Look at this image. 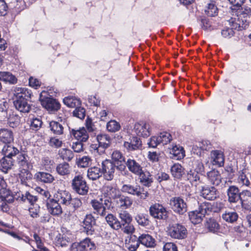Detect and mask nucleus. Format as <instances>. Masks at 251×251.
<instances>
[{"label":"nucleus","mask_w":251,"mask_h":251,"mask_svg":"<svg viewBox=\"0 0 251 251\" xmlns=\"http://www.w3.org/2000/svg\"><path fill=\"white\" fill-rule=\"evenodd\" d=\"M92 160L88 156H84L78 159L76 162L77 165L79 167L86 168L88 167L91 164Z\"/></svg>","instance_id":"nucleus-54"},{"label":"nucleus","mask_w":251,"mask_h":251,"mask_svg":"<svg viewBox=\"0 0 251 251\" xmlns=\"http://www.w3.org/2000/svg\"><path fill=\"white\" fill-rule=\"evenodd\" d=\"M150 215L154 218L166 220L168 212L166 209L161 204L155 203L151 205L149 209Z\"/></svg>","instance_id":"nucleus-11"},{"label":"nucleus","mask_w":251,"mask_h":251,"mask_svg":"<svg viewBox=\"0 0 251 251\" xmlns=\"http://www.w3.org/2000/svg\"><path fill=\"white\" fill-rule=\"evenodd\" d=\"M15 198L17 200L21 201L23 202H26L27 201L31 205H34L38 200L37 196L31 194L28 192H26L25 194L19 192L18 196L15 197Z\"/></svg>","instance_id":"nucleus-33"},{"label":"nucleus","mask_w":251,"mask_h":251,"mask_svg":"<svg viewBox=\"0 0 251 251\" xmlns=\"http://www.w3.org/2000/svg\"><path fill=\"white\" fill-rule=\"evenodd\" d=\"M189 217L191 222L196 225L201 223L204 216L198 209L190 212L189 213Z\"/></svg>","instance_id":"nucleus-44"},{"label":"nucleus","mask_w":251,"mask_h":251,"mask_svg":"<svg viewBox=\"0 0 251 251\" xmlns=\"http://www.w3.org/2000/svg\"><path fill=\"white\" fill-rule=\"evenodd\" d=\"M239 12L240 17L242 16L244 18L250 17L251 15V9L249 6L244 5L241 7Z\"/></svg>","instance_id":"nucleus-62"},{"label":"nucleus","mask_w":251,"mask_h":251,"mask_svg":"<svg viewBox=\"0 0 251 251\" xmlns=\"http://www.w3.org/2000/svg\"><path fill=\"white\" fill-rule=\"evenodd\" d=\"M211 156L213 165L218 167H222L224 165L225 156L223 151L215 150L211 151Z\"/></svg>","instance_id":"nucleus-25"},{"label":"nucleus","mask_w":251,"mask_h":251,"mask_svg":"<svg viewBox=\"0 0 251 251\" xmlns=\"http://www.w3.org/2000/svg\"><path fill=\"white\" fill-rule=\"evenodd\" d=\"M134 131L137 136L147 138L151 134V128L149 123L140 121L135 124Z\"/></svg>","instance_id":"nucleus-10"},{"label":"nucleus","mask_w":251,"mask_h":251,"mask_svg":"<svg viewBox=\"0 0 251 251\" xmlns=\"http://www.w3.org/2000/svg\"><path fill=\"white\" fill-rule=\"evenodd\" d=\"M64 103L69 107H77L81 105L79 99L73 96L66 97L63 99Z\"/></svg>","instance_id":"nucleus-43"},{"label":"nucleus","mask_w":251,"mask_h":251,"mask_svg":"<svg viewBox=\"0 0 251 251\" xmlns=\"http://www.w3.org/2000/svg\"><path fill=\"white\" fill-rule=\"evenodd\" d=\"M18 152L14 156L15 165H17L19 172V176L22 182L31 179L32 174L29 170L32 167L26 151L17 148Z\"/></svg>","instance_id":"nucleus-1"},{"label":"nucleus","mask_w":251,"mask_h":251,"mask_svg":"<svg viewBox=\"0 0 251 251\" xmlns=\"http://www.w3.org/2000/svg\"><path fill=\"white\" fill-rule=\"evenodd\" d=\"M42 122L39 118H34L30 121V128L34 130H38L41 126Z\"/></svg>","instance_id":"nucleus-57"},{"label":"nucleus","mask_w":251,"mask_h":251,"mask_svg":"<svg viewBox=\"0 0 251 251\" xmlns=\"http://www.w3.org/2000/svg\"><path fill=\"white\" fill-rule=\"evenodd\" d=\"M211 209V204L208 202H203L201 204L198 208L200 212L203 214L204 216L210 212Z\"/></svg>","instance_id":"nucleus-60"},{"label":"nucleus","mask_w":251,"mask_h":251,"mask_svg":"<svg viewBox=\"0 0 251 251\" xmlns=\"http://www.w3.org/2000/svg\"><path fill=\"white\" fill-rule=\"evenodd\" d=\"M229 24L232 28L237 30H242L246 28L249 22L246 20H242L241 17L237 16V18H231L229 21Z\"/></svg>","instance_id":"nucleus-16"},{"label":"nucleus","mask_w":251,"mask_h":251,"mask_svg":"<svg viewBox=\"0 0 251 251\" xmlns=\"http://www.w3.org/2000/svg\"><path fill=\"white\" fill-rule=\"evenodd\" d=\"M34 178L37 181L45 183H50L54 180L50 174L44 172H37L34 175Z\"/></svg>","instance_id":"nucleus-30"},{"label":"nucleus","mask_w":251,"mask_h":251,"mask_svg":"<svg viewBox=\"0 0 251 251\" xmlns=\"http://www.w3.org/2000/svg\"><path fill=\"white\" fill-rule=\"evenodd\" d=\"M241 203L242 207L248 210L251 211V192L249 190L241 191Z\"/></svg>","instance_id":"nucleus-27"},{"label":"nucleus","mask_w":251,"mask_h":251,"mask_svg":"<svg viewBox=\"0 0 251 251\" xmlns=\"http://www.w3.org/2000/svg\"><path fill=\"white\" fill-rule=\"evenodd\" d=\"M119 218L121 219L122 226H125V224L130 223L132 220V217L126 211H123L119 213Z\"/></svg>","instance_id":"nucleus-52"},{"label":"nucleus","mask_w":251,"mask_h":251,"mask_svg":"<svg viewBox=\"0 0 251 251\" xmlns=\"http://www.w3.org/2000/svg\"><path fill=\"white\" fill-rule=\"evenodd\" d=\"M0 80L9 84H15L18 81L17 77L9 72H0Z\"/></svg>","instance_id":"nucleus-35"},{"label":"nucleus","mask_w":251,"mask_h":251,"mask_svg":"<svg viewBox=\"0 0 251 251\" xmlns=\"http://www.w3.org/2000/svg\"><path fill=\"white\" fill-rule=\"evenodd\" d=\"M187 231L184 226L177 224L174 226V238L184 239L186 237Z\"/></svg>","instance_id":"nucleus-37"},{"label":"nucleus","mask_w":251,"mask_h":251,"mask_svg":"<svg viewBox=\"0 0 251 251\" xmlns=\"http://www.w3.org/2000/svg\"><path fill=\"white\" fill-rule=\"evenodd\" d=\"M91 204L93 208L95 214H97L101 217H104L107 214V211L105 209L102 202L96 200H93L91 201Z\"/></svg>","instance_id":"nucleus-31"},{"label":"nucleus","mask_w":251,"mask_h":251,"mask_svg":"<svg viewBox=\"0 0 251 251\" xmlns=\"http://www.w3.org/2000/svg\"><path fill=\"white\" fill-rule=\"evenodd\" d=\"M14 141V135L11 130L7 128L0 129V141L5 145H10Z\"/></svg>","instance_id":"nucleus-26"},{"label":"nucleus","mask_w":251,"mask_h":251,"mask_svg":"<svg viewBox=\"0 0 251 251\" xmlns=\"http://www.w3.org/2000/svg\"><path fill=\"white\" fill-rule=\"evenodd\" d=\"M207 177L209 181L213 185L217 186L221 182V176L220 173L216 170H212L208 172Z\"/></svg>","instance_id":"nucleus-34"},{"label":"nucleus","mask_w":251,"mask_h":251,"mask_svg":"<svg viewBox=\"0 0 251 251\" xmlns=\"http://www.w3.org/2000/svg\"><path fill=\"white\" fill-rule=\"evenodd\" d=\"M236 183L241 187H250L251 183L247 176L243 172H239L238 177L236 179Z\"/></svg>","instance_id":"nucleus-42"},{"label":"nucleus","mask_w":251,"mask_h":251,"mask_svg":"<svg viewBox=\"0 0 251 251\" xmlns=\"http://www.w3.org/2000/svg\"><path fill=\"white\" fill-rule=\"evenodd\" d=\"M98 144H93L90 146L92 151H96L99 154L105 153V150L111 145V137L106 134H99L97 136Z\"/></svg>","instance_id":"nucleus-3"},{"label":"nucleus","mask_w":251,"mask_h":251,"mask_svg":"<svg viewBox=\"0 0 251 251\" xmlns=\"http://www.w3.org/2000/svg\"><path fill=\"white\" fill-rule=\"evenodd\" d=\"M140 244L147 248H153L156 245L155 239L150 234L143 233L139 236Z\"/></svg>","instance_id":"nucleus-29"},{"label":"nucleus","mask_w":251,"mask_h":251,"mask_svg":"<svg viewBox=\"0 0 251 251\" xmlns=\"http://www.w3.org/2000/svg\"><path fill=\"white\" fill-rule=\"evenodd\" d=\"M14 100H30L32 95L30 90L25 87H16L13 90Z\"/></svg>","instance_id":"nucleus-12"},{"label":"nucleus","mask_w":251,"mask_h":251,"mask_svg":"<svg viewBox=\"0 0 251 251\" xmlns=\"http://www.w3.org/2000/svg\"><path fill=\"white\" fill-rule=\"evenodd\" d=\"M139 182L143 186L149 187L153 182V178L151 173L146 169L142 170L139 174Z\"/></svg>","instance_id":"nucleus-24"},{"label":"nucleus","mask_w":251,"mask_h":251,"mask_svg":"<svg viewBox=\"0 0 251 251\" xmlns=\"http://www.w3.org/2000/svg\"><path fill=\"white\" fill-rule=\"evenodd\" d=\"M83 227L87 235H93L95 231L96 220L92 214H87L85 216L83 222Z\"/></svg>","instance_id":"nucleus-14"},{"label":"nucleus","mask_w":251,"mask_h":251,"mask_svg":"<svg viewBox=\"0 0 251 251\" xmlns=\"http://www.w3.org/2000/svg\"><path fill=\"white\" fill-rule=\"evenodd\" d=\"M105 191L109 198L113 199L114 201L121 194L120 190L114 185H108L105 186Z\"/></svg>","instance_id":"nucleus-41"},{"label":"nucleus","mask_w":251,"mask_h":251,"mask_svg":"<svg viewBox=\"0 0 251 251\" xmlns=\"http://www.w3.org/2000/svg\"><path fill=\"white\" fill-rule=\"evenodd\" d=\"M172 140V135L167 132H161L158 135L151 136L148 142L149 147L155 148L160 144L165 145L170 143Z\"/></svg>","instance_id":"nucleus-7"},{"label":"nucleus","mask_w":251,"mask_h":251,"mask_svg":"<svg viewBox=\"0 0 251 251\" xmlns=\"http://www.w3.org/2000/svg\"><path fill=\"white\" fill-rule=\"evenodd\" d=\"M205 14L209 17H214L217 16L218 13V10L214 1H211L206 6L205 9Z\"/></svg>","instance_id":"nucleus-45"},{"label":"nucleus","mask_w":251,"mask_h":251,"mask_svg":"<svg viewBox=\"0 0 251 251\" xmlns=\"http://www.w3.org/2000/svg\"><path fill=\"white\" fill-rule=\"evenodd\" d=\"M85 109L81 106H77L73 111V115L80 119H83L85 117Z\"/></svg>","instance_id":"nucleus-56"},{"label":"nucleus","mask_w":251,"mask_h":251,"mask_svg":"<svg viewBox=\"0 0 251 251\" xmlns=\"http://www.w3.org/2000/svg\"><path fill=\"white\" fill-rule=\"evenodd\" d=\"M29 100H14V105L15 108L23 113H28L31 109V105L28 103Z\"/></svg>","instance_id":"nucleus-36"},{"label":"nucleus","mask_w":251,"mask_h":251,"mask_svg":"<svg viewBox=\"0 0 251 251\" xmlns=\"http://www.w3.org/2000/svg\"><path fill=\"white\" fill-rule=\"evenodd\" d=\"M106 128L109 132H116L120 129L121 126L119 123L111 120L107 123Z\"/></svg>","instance_id":"nucleus-49"},{"label":"nucleus","mask_w":251,"mask_h":251,"mask_svg":"<svg viewBox=\"0 0 251 251\" xmlns=\"http://www.w3.org/2000/svg\"><path fill=\"white\" fill-rule=\"evenodd\" d=\"M40 206L37 204L32 205L29 207L28 211L30 216L33 218L38 217L39 216Z\"/></svg>","instance_id":"nucleus-58"},{"label":"nucleus","mask_w":251,"mask_h":251,"mask_svg":"<svg viewBox=\"0 0 251 251\" xmlns=\"http://www.w3.org/2000/svg\"><path fill=\"white\" fill-rule=\"evenodd\" d=\"M184 175V169L181 165L179 164H174V177L180 179Z\"/></svg>","instance_id":"nucleus-53"},{"label":"nucleus","mask_w":251,"mask_h":251,"mask_svg":"<svg viewBox=\"0 0 251 251\" xmlns=\"http://www.w3.org/2000/svg\"><path fill=\"white\" fill-rule=\"evenodd\" d=\"M226 192L228 201L230 203H236L239 200L240 201L241 192H240L238 187L234 185L230 186L227 189Z\"/></svg>","instance_id":"nucleus-17"},{"label":"nucleus","mask_w":251,"mask_h":251,"mask_svg":"<svg viewBox=\"0 0 251 251\" xmlns=\"http://www.w3.org/2000/svg\"><path fill=\"white\" fill-rule=\"evenodd\" d=\"M8 6L5 0H0V16H4L8 12Z\"/></svg>","instance_id":"nucleus-61"},{"label":"nucleus","mask_w":251,"mask_h":251,"mask_svg":"<svg viewBox=\"0 0 251 251\" xmlns=\"http://www.w3.org/2000/svg\"><path fill=\"white\" fill-rule=\"evenodd\" d=\"M71 186L72 189L80 195H85L88 192L89 186L82 175L75 176L72 180Z\"/></svg>","instance_id":"nucleus-6"},{"label":"nucleus","mask_w":251,"mask_h":251,"mask_svg":"<svg viewBox=\"0 0 251 251\" xmlns=\"http://www.w3.org/2000/svg\"><path fill=\"white\" fill-rule=\"evenodd\" d=\"M201 196L204 199L213 201L218 196L217 190L214 186H203L201 189Z\"/></svg>","instance_id":"nucleus-18"},{"label":"nucleus","mask_w":251,"mask_h":251,"mask_svg":"<svg viewBox=\"0 0 251 251\" xmlns=\"http://www.w3.org/2000/svg\"><path fill=\"white\" fill-rule=\"evenodd\" d=\"M123 193L135 196L141 199H146L149 196L148 191L138 184H124L121 189Z\"/></svg>","instance_id":"nucleus-5"},{"label":"nucleus","mask_w":251,"mask_h":251,"mask_svg":"<svg viewBox=\"0 0 251 251\" xmlns=\"http://www.w3.org/2000/svg\"><path fill=\"white\" fill-rule=\"evenodd\" d=\"M101 176L102 173L100 168L95 166L89 168L87 170V177L89 179L97 180Z\"/></svg>","instance_id":"nucleus-40"},{"label":"nucleus","mask_w":251,"mask_h":251,"mask_svg":"<svg viewBox=\"0 0 251 251\" xmlns=\"http://www.w3.org/2000/svg\"><path fill=\"white\" fill-rule=\"evenodd\" d=\"M101 170L104 178L108 181L113 179L117 166L110 159H106L102 161L101 164Z\"/></svg>","instance_id":"nucleus-8"},{"label":"nucleus","mask_w":251,"mask_h":251,"mask_svg":"<svg viewBox=\"0 0 251 251\" xmlns=\"http://www.w3.org/2000/svg\"><path fill=\"white\" fill-rule=\"evenodd\" d=\"M88 102L91 105L98 107L100 105V100L96 95H92L88 97Z\"/></svg>","instance_id":"nucleus-63"},{"label":"nucleus","mask_w":251,"mask_h":251,"mask_svg":"<svg viewBox=\"0 0 251 251\" xmlns=\"http://www.w3.org/2000/svg\"><path fill=\"white\" fill-rule=\"evenodd\" d=\"M96 246L94 242L90 238H86L79 243H73L71 251H94Z\"/></svg>","instance_id":"nucleus-9"},{"label":"nucleus","mask_w":251,"mask_h":251,"mask_svg":"<svg viewBox=\"0 0 251 251\" xmlns=\"http://www.w3.org/2000/svg\"><path fill=\"white\" fill-rule=\"evenodd\" d=\"M82 204V203L80 199L78 198H72L71 197L68 206L71 207L74 210H75L80 208Z\"/></svg>","instance_id":"nucleus-55"},{"label":"nucleus","mask_w":251,"mask_h":251,"mask_svg":"<svg viewBox=\"0 0 251 251\" xmlns=\"http://www.w3.org/2000/svg\"><path fill=\"white\" fill-rule=\"evenodd\" d=\"M49 127L50 131L56 135H61L64 133V127L60 123L54 121L50 122Z\"/></svg>","instance_id":"nucleus-39"},{"label":"nucleus","mask_w":251,"mask_h":251,"mask_svg":"<svg viewBox=\"0 0 251 251\" xmlns=\"http://www.w3.org/2000/svg\"><path fill=\"white\" fill-rule=\"evenodd\" d=\"M187 210V204L183 199L180 197L174 199V212L179 215H183Z\"/></svg>","instance_id":"nucleus-22"},{"label":"nucleus","mask_w":251,"mask_h":251,"mask_svg":"<svg viewBox=\"0 0 251 251\" xmlns=\"http://www.w3.org/2000/svg\"><path fill=\"white\" fill-rule=\"evenodd\" d=\"M124 147L128 151L137 150L142 147V141L138 137L132 136L130 139V142H124Z\"/></svg>","instance_id":"nucleus-21"},{"label":"nucleus","mask_w":251,"mask_h":251,"mask_svg":"<svg viewBox=\"0 0 251 251\" xmlns=\"http://www.w3.org/2000/svg\"><path fill=\"white\" fill-rule=\"evenodd\" d=\"M126 164L128 170L132 173L137 175L142 170L140 164L133 158H128L126 162Z\"/></svg>","instance_id":"nucleus-28"},{"label":"nucleus","mask_w":251,"mask_h":251,"mask_svg":"<svg viewBox=\"0 0 251 251\" xmlns=\"http://www.w3.org/2000/svg\"><path fill=\"white\" fill-rule=\"evenodd\" d=\"M49 143L50 146L52 148H59L61 147L62 141L59 138H57L55 137H52L50 138Z\"/></svg>","instance_id":"nucleus-59"},{"label":"nucleus","mask_w":251,"mask_h":251,"mask_svg":"<svg viewBox=\"0 0 251 251\" xmlns=\"http://www.w3.org/2000/svg\"><path fill=\"white\" fill-rule=\"evenodd\" d=\"M53 164V161L50 160L49 157H44L42 160V164L46 170L51 169Z\"/></svg>","instance_id":"nucleus-64"},{"label":"nucleus","mask_w":251,"mask_h":251,"mask_svg":"<svg viewBox=\"0 0 251 251\" xmlns=\"http://www.w3.org/2000/svg\"><path fill=\"white\" fill-rule=\"evenodd\" d=\"M70 133L72 135L74 136L78 141L86 142L89 138V136L84 127L80 128L78 130L73 129L70 131Z\"/></svg>","instance_id":"nucleus-32"},{"label":"nucleus","mask_w":251,"mask_h":251,"mask_svg":"<svg viewBox=\"0 0 251 251\" xmlns=\"http://www.w3.org/2000/svg\"><path fill=\"white\" fill-rule=\"evenodd\" d=\"M205 226L209 231L213 233L217 232L219 229V225L214 219H212L207 220Z\"/></svg>","instance_id":"nucleus-51"},{"label":"nucleus","mask_w":251,"mask_h":251,"mask_svg":"<svg viewBox=\"0 0 251 251\" xmlns=\"http://www.w3.org/2000/svg\"><path fill=\"white\" fill-rule=\"evenodd\" d=\"M18 152L17 148L12 145H4L1 153L3 157L0 161L1 170L4 173L12 168L15 165L14 156Z\"/></svg>","instance_id":"nucleus-2"},{"label":"nucleus","mask_w":251,"mask_h":251,"mask_svg":"<svg viewBox=\"0 0 251 251\" xmlns=\"http://www.w3.org/2000/svg\"><path fill=\"white\" fill-rule=\"evenodd\" d=\"M116 206L122 209L129 208L132 204V199L128 196L122 194L114 201Z\"/></svg>","instance_id":"nucleus-20"},{"label":"nucleus","mask_w":251,"mask_h":251,"mask_svg":"<svg viewBox=\"0 0 251 251\" xmlns=\"http://www.w3.org/2000/svg\"><path fill=\"white\" fill-rule=\"evenodd\" d=\"M117 166V170L122 173L126 170V166L124 164L125 158L122 153L119 151L115 150L111 154V160Z\"/></svg>","instance_id":"nucleus-13"},{"label":"nucleus","mask_w":251,"mask_h":251,"mask_svg":"<svg viewBox=\"0 0 251 251\" xmlns=\"http://www.w3.org/2000/svg\"><path fill=\"white\" fill-rule=\"evenodd\" d=\"M222 218L225 221L233 223L237 220L238 215L235 211H226L223 214Z\"/></svg>","instance_id":"nucleus-47"},{"label":"nucleus","mask_w":251,"mask_h":251,"mask_svg":"<svg viewBox=\"0 0 251 251\" xmlns=\"http://www.w3.org/2000/svg\"><path fill=\"white\" fill-rule=\"evenodd\" d=\"M140 245L139 237L131 234L125 240V247L129 251H136Z\"/></svg>","instance_id":"nucleus-23"},{"label":"nucleus","mask_w":251,"mask_h":251,"mask_svg":"<svg viewBox=\"0 0 251 251\" xmlns=\"http://www.w3.org/2000/svg\"><path fill=\"white\" fill-rule=\"evenodd\" d=\"M59 157L64 160L70 161L74 156L73 151L68 149H61L59 151Z\"/></svg>","instance_id":"nucleus-46"},{"label":"nucleus","mask_w":251,"mask_h":251,"mask_svg":"<svg viewBox=\"0 0 251 251\" xmlns=\"http://www.w3.org/2000/svg\"><path fill=\"white\" fill-rule=\"evenodd\" d=\"M54 199L60 204L68 206L71 195L69 192L66 190H59L54 196Z\"/></svg>","instance_id":"nucleus-19"},{"label":"nucleus","mask_w":251,"mask_h":251,"mask_svg":"<svg viewBox=\"0 0 251 251\" xmlns=\"http://www.w3.org/2000/svg\"><path fill=\"white\" fill-rule=\"evenodd\" d=\"M56 171L60 176H68L71 171V166L69 163L64 162L57 165Z\"/></svg>","instance_id":"nucleus-38"},{"label":"nucleus","mask_w":251,"mask_h":251,"mask_svg":"<svg viewBox=\"0 0 251 251\" xmlns=\"http://www.w3.org/2000/svg\"><path fill=\"white\" fill-rule=\"evenodd\" d=\"M47 92L42 91L39 97V100L41 105L47 110L50 113H54L60 108V103L55 99L52 97L46 96Z\"/></svg>","instance_id":"nucleus-4"},{"label":"nucleus","mask_w":251,"mask_h":251,"mask_svg":"<svg viewBox=\"0 0 251 251\" xmlns=\"http://www.w3.org/2000/svg\"><path fill=\"white\" fill-rule=\"evenodd\" d=\"M185 155L183 148L180 146H174V160H181Z\"/></svg>","instance_id":"nucleus-48"},{"label":"nucleus","mask_w":251,"mask_h":251,"mask_svg":"<svg viewBox=\"0 0 251 251\" xmlns=\"http://www.w3.org/2000/svg\"><path fill=\"white\" fill-rule=\"evenodd\" d=\"M135 220L138 224L142 226H146L149 225V216L146 214H140L135 217Z\"/></svg>","instance_id":"nucleus-50"},{"label":"nucleus","mask_w":251,"mask_h":251,"mask_svg":"<svg viewBox=\"0 0 251 251\" xmlns=\"http://www.w3.org/2000/svg\"><path fill=\"white\" fill-rule=\"evenodd\" d=\"M47 209L49 212L53 216H58L62 213L60 204L54 199H50L47 201Z\"/></svg>","instance_id":"nucleus-15"}]
</instances>
